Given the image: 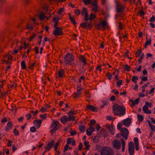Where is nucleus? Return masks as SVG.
<instances>
[{"label": "nucleus", "instance_id": "obj_1", "mask_svg": "<svg viewBox=\"0 0 155 155\" xmlns=\"http://www.w3.org/2000/svg\"><path fill=\"white\" fill-rule=\"evenodd\" d=\"M113 107L115 115L121 116L125 114L126 109L124 107L116 104L113 105Z\"/></svg>", "mask_w": 155, "mask_h": 155}, {"label": "nucleus", "instance_id": "obj_2", "mask_svg": "<svg viewBox=\"0 0 155 155\" xmlns=\"http://www.w3.org/2000/svg\"><path fill=\"white\" fill-rule=\"evenodd\" d=\"M101 155H114L112 149L109 147H104L101 150Z\"/></svg>", "mask_w": 155, "mask_h": 155}, {"label": "nucleus", "instance_id": "obj_3", "mask_svg": "<svg viewBox=\"0 0 155 155\" xmlns=\"http://www.w3.org/2000/svg\"><path fill=\"white\" fill-rule=\"evenodd\" d=\"M64 59L65 63L68 64H70L74 60V56L69 53H67V54L64 57Z\"/></svg>", "mask_w": 155, "mask_h": 155}, {"label": "nucleus", "instance_id": "obj_4", "mask_svg": "<svg viewBox=\"0 0 155 155\" xmlns=\"http://www.w3.org/2000/svg\"><path fill=\"white\" fill-rule=\"evenodd\" d=\"M125 10V6L120 3H117L116 4V12L117 13H122Z\"/></svg>", "mask_w": 155, "mask_h": 155}, {"label": "nucleus", "instance_id": "obj_5", "mask_svg": "<svg viewBox=\"0 0 155 155\" xmlns=\"http://www.w3.org/2000/svg\"><path fill=\"white\" fill-rule=\"evenodd\" d=\"M120 131L121 136L123 137L125 139L127 140L129 133L128 129L125 127H124L121 129Z\"/></svg>", "mask_w": 155, "mask_h": 155}, {"label": "nucleus", "instance_id": "obj_6", "mask_svg": "<svg viewBox=\"0 0 155 155\" xmlns=\"http://www.w3.org/2000/svg\"><path fill=\"white\" fill-rule=\"evenodd\" d=\"M112 143L114 148L119 149L121 148V144L119 140H114L112 141Z\"/></svg>", "mask_w": 155, "mask_h": 155}, {"label": "nucleus", "instance_id": "obj_7", "mask_svg": "<svg viewBox=\"0 0 155 155\" xmlns=\"http://www.w3.org/2000/svg\"><path fill=\"white\" fill-rule=\"evenodd\" d=\"M128 151L129 154L132 155L134 153V144L132 142H130L128 144Z\"/></svg>", "mask_w": 155, "mask_h": 155}, {"label": "nucleus", "instance_id": "obj_8", "mask_svg": "<svg viewBox=\"0 0 155 155\" xmlns=\"http://www.w3.org/2000/svg\"><path fill=\"white\" fill-rule=\"evenodd\" d=\"M62 29V28H60L59 27H57L56 28V29H55V31L53 33L54 35L55 36L62 35L63 34Z\"/></svg>", "mask_w": 155, "mask_h": 155}, {"label": "nucleus", "instance_id": "obj_9", "mask_svg": "<svg viewBox=\"0 0 155 155\" xmlns=\"http://www.w3.org/2000/svg\"><path fill=\"white\" fill-rule=\"evenodd\" d=\"M81 15L83 16H84V20L88 21L89 20V18L88 17V14L87 9L85 8H83L81 11Z\"/></svg>", "mask_w": 155, "mask_h": 155}, {"label": "nucleus", "instance_id": "obj_10", "mask_svg": "<svg viewBox=\"0 0 155 155\" xmlns=\"http://www.w3.org/2000/svg\"><path fill=\"white\" fill-rule=\"evenodd\" d=\"M131 122L130 118L128 117L127 119L124 120L122 121V123L125 126L128 127L130 124Z\"/></svg>", "mask_w": 155, "mask_h": 155}, {"label": "nucleus", "instance_id": "obj_11", "mask_svg": "<svg viewBox=\"0 0 155 155\" xmlns=\"http://www.w3.org/2000/svg\"><path fill=\"white\" fill-rule=\"evenodd\" d=\"M70 120H71V119H69V118L66 115L63 116L60 119L61 122L63 124H65Z\"/></svg>", "mask_w": 155, "mask_h": 155}, {"label": "nucleus", "instance_id": "obj_12", "mask_svg": "<svg viewBox=\"0 0 155 155\" xmlns=\"http://www.w3.org/2000/svg\"><path fill=\"white\" fill-rule=\"evenodd\" d=\"M99 23L104 29H105L106 28L108 27V23L105 20H103Z\"/></svg>", "mask_w": 155, "mask_h": 155}, {"label": "nucleus", "instance_id": "obj_13", "mask_svg": "<svg viewBox=\"0 0 155 155\" xmlns=\"http://www.w3.org/2000/svg\"><path fill=\"white\" fill-rule=\"evenodd\" d=\"M54 141L53 140H51L49 143L47 145V146L45 147L46 150H50V149L52 147L54 144Z\"/></svg>", "mask_w": 155, "mask_h": 155}, {"label": "nucleus", "instance_id": "obj_14", "mask_svg": "<svg viewBox=\"0 0 155 155\" xmlns=\"http://www.w3.org/2000/svg\"><path fill=\"white\" fill-rule=\"evenodd\" d=\"M86 107L88 109L92 111L95 112L97 111V107L93 105H87L86 106Z\"/></svg>", "mask_w": 155, "mask_h": 155}, {"label": "nucleus", "instance_id": "obj_15", "mask_svg": "<svg viewBox=\"0 0 155 155\" xmlns=\"http://www.w3.org/2000/svg\"><path fill=\"white\" fill-rule=\"evenodd\" d=\"M58 121H55L54 120L52 124L51 127L55 130H57L58 129Z\"/></svg>", "mask_w": 155, "mask_h": 155}, {"label": "nucleus", "instance_id": "obj_16", "mask_svg": "<svg viewBox=\"0 0 155 155\" xmlns=\"http://www.w3.org/2000/svg\"><path fill=\"white\" fill-rule=\"evenodd\" d=\"M143 110L144 113L147 114H150L151 111L150 110H148V107L146 105H144L143 107Z\"/></svg>", "mask_w": 155, "mask_h": 155}, {"label": "nucleus", "instance_id": "obj_17", "mask_svg": "<svg viewBox=\"0 0 155 155\" xmlns=\"http://www.w3.org/2000/svg\"><path fill=\"white\" fill-rule=\"evenodd\" d=\"M79 60L81 61L83 63L84 65H86L87 64V58L83 56H82L79 58Z\"/></svg>", "mask_w": 155, "mask_h": 155}, {"label": "nucleus", "instance_id": "obj_18", "mask_svg": "<svg viewBox=\"0 0 155 155\" xmlns=\"http://www.w3.org/2000/svg\"><path fill=\"white\" fill-rule=\"evenodd\" d=\"M106 127L108 130L110 131L111 134L113 135L114 134V132L113 131V127H111L109 124H107Z\"/></svg>", "mask_w": 155, "mask_h": 155}, {"label": "nucleus", "instance_id": "obj_19", "mask_svg": "<svg viewBox=\"0 0 155 155\" xmlns=\"http://www.w3.org/2000/svg\"><path fill=\"white\" fill-rule=\"evenodd\" d=\"M64 71L63 69L60 70L58 72V76L61 78H62L63 77H64Z\"/></svg>", "mask_w": 155, "mask_h": 155}, {"label": "nucleus", "instance_id": "obj_20", "mask_svg": "<svg viewBox=\"0 0 155 155\" xmlns=\"http://www.w3.org/2000/svg\"><path fill=\"white\" fill-rule=\"evenodd\" d=\"M12 127V124L11 121L8 122L6 126L5 130L8 131Z\"/></svg>", "mask_w": 155, "mask_h": 155}, {"label": "nucleus", "instance_id": "obj_21", "mask_svg": "<svg viewBox=\"0 0 155 155\" xmlns=\"http://www.w3.org/2000/svg\"><path fill=\"white\" fill-rule=\"evenodd\" d=\"M38 16L40 21L43 20L46 17L45 14L43 12H41L38 15Z\"/></svg>", "mask_w": 155, "mask_h": 155}, {"label": "nucleus", "instance_id": "obj_22", "mask_svg": "<svg viewBox=\"0 0 155 155\" xmlns=\"http://www.w3.org/2000/svg\"><path fill=\"white\" fill-rule=\"evenodd\" d=\"M42 120L41 119L36 120H34V124H38V125L37 126V127L38 128H39L41 126V125L42 122Z\"/></svg>", "mask_w": 155, "mask_h": 155}, {"label": "nucleus", "instance_id": "obj_23", "mask_svg": "<svg viewBox=\"0 0 155 155\" xmlns=\"http://www.w3.org/2000/svg\"><path fill=\"white\" fill-rule=\"evenodd\" d=\"M98 6L97 4L93 5L92 7V11L94 12H96L98 10Z\"/></svg>", "mask_w": 155, "mask_h": 155}, {"label": "nucleus", "instance_id": "obj_24", "mask_svg": "<svg viewBox=\"0 0 155 155\" xmlns=\"http://www.w3.org/2000/svg\"><path fill=\"white\" fill-rule=\"evenodd\" d=\"M85 127L83 125H80L79 126V129L81 132H84L85 131Z\"/></svg>", "mask_w": 155, "mask_h": 155}, {"label": "nucleus", "instance_id": "obj_25", "mask_svg": "<svg viewBox=\"0 0 155 155\" xmlns=\"http://www.w3.org/2000/svg\"><path fill=\"white\" fill-rule=\"evenodd\" d=\"M122 145V151L124 152L125 150V142L124 139H120Z\"/></svg>", "mask_w": 155, "mask_h": 155}, {"label": "nucleus", "instance_id": "obj_26", "mask_svg": "<svg viewBox=\"0 0 155 155\" xmlns=\"http://www.w3.org/2000/svg\"><path fill=\"white\" fill-rule=\"evenodd\" d=\"M69 18L71 20V21L73 23L74 25H76V22L74 20V17H73L71 16V15H70V14H69Z\"/></svg>", "mask_w": 155, "mask_h": 155}, {"label": "nucleus", "instance_id": "obj_27", "mask_svg": "<svg viewBox=\"0 0 155 155\" xmlns=\"http://www.w3.org/2000/svg\"><path fill=\"white\" fill-rule=\"evenodd\" d=\"M84 145L86 147V149L87 150H89V147L90 146L89 144V142L88 141H85L84 142Z\"/></svg>", "mask_w": 155, "mask_h": 155}, {"label": "nucleus", "instance_id": "obj_28", "mask_svg": "<svg viewBox=\"0 0 155 155\" xmlns=\"http://www.w3.org/2000/svg\"><path fill=\"white\" fill-rule=\"evenodd\" d=\"M146 38L147 39V41H146L145 43V46H144V47L145 48L146 47L147 45H150L151 41V40L150 38V39L149 41L148 40L147 36H146Z\"/></svg>", "mask_w": 155, "mask_h": 155}, {"label": "nucleus", "instance_id": "obj_29", "mask_svg": "<svg viewBox=\"0 0 155 155\" xmlns=\"http://www.w3.org/2000/svg\"><path fill=\"white\" fill-rule=\"evenodd\" d=\"M138 78L137 77L135 76H134L132 77V81L134 83H135V84H137V81L138 80Z\"/></svg>", "mask_w": 155, "mask_h": 155}, {"label": "nucleus", "instance_id": "obj_30", "mask_svg": "<svg viewBox=\"0 0 155 155\" xmlns=\"http://www.w3.org/2000/svg\"><path fill=\"white\" fill-rule=\"evenodd\" d=\"M21 66L22 69H24L26 68V64L24 61H22L21 62Z\"/></svg>", "mask_w": 155, "mask_h": 155}, {"label": "nucleus", "instance_id": "obj_31", "mask_svg": "<svg viewBox=\"0 0 155 155\" xmlns=\"http://www.w3.org/2000/svg\"><path fill=\"white\" fill-rule=\"evenodd\" d=\"M96 18V15L94 14L91 13L90 15V17L89 19L91 21L92 19H94Z\"/></svg>", "mask_w": 155, "mask_h": 155}, {"label": "nucleus", "instance_id": "obj_32", "mask_svg": "<svg viewBox=\"0 0 155 155\" xmlns=\"http://www.w3.org/2000/svg\"><path fill=\"white\" fill-rule=\"evenodd\" d=\"M138 119L140 122L142 121L143 120V117L141 115H138L137 116Z\"/></svg>", "mask_w": 155, "mask_h": 155}, {"label": "nucleus", "instance_id": "obj_33", "mask_svg": "<svg viewBox=\"0 0 155 155\" xmlns=\"http://www.w3.org/2000/svg\"><path fill=\"white\" fill-rule=\"evenodd\" d=\"M135 145H139V140L138 138L137 137H135L134 139Z\"/></svg>", "mask_w": 155, "mask_h": 155}, {"label": "nucleus", "instance_id": "obj_34", "mask_svg": "<svg viewBox=\"0 0 155 155\" xmlns=\"http://www.w3.org/2000/svg\"><path fill=\"white\" fill-rule=\"evenodd\" d=\"M140 100V98L139 97L137 98V99H136L134 101V102L133 103V105L134 106L135 104H138L139 102V101Z\"/></svg>", "mask_w": 155, "mask_h": 155}, {"label": "nucleus", "instance_id": "obj_35", "mask_svg": "<svg viewBox=\"0 0 155 155\" xmlns=\"http://www.w3.org/2000/svg\"><path fill=\"white\" fill-rule=\"evenodd\" d=\"M86 25H87V27H89L90 29L93 26L91 22H86Z\"/></svg>", "mask_w": 155, "mask_h": 155}, {"label": "nucleus", "instance_id": "obj_36", "mask_svg": "<svg viewBox=\"0 0 155 155\" xmlns=\"http://www.w3.org/2000/svg\"><path fill=\"white\" fill-rule=\"evenodd\" d=\"M80 26L84 28L87 29V25H86V22H83L80 24Z\"/></svg>", "mask_w": 155, "mask_h": 155}, {"label": "nucleus", "instance_id": "obj_37", "mask_svg": "<svg viewBox=\"0 0 155 155\" xmlns=\"http://www.w3.org/2000/svg\"><path fill=\"white\" fill-rule=\"evenodd\" d=\"M84 4L86 5L90 4L91 2V0H83Z\"/></svg>", "mask_w": 155, "mask_h": 155}, {"label": "nucleus", "instance_id": "obj_38", "mask_svg": "<svg viewBox=\"0 0 155 155\" xmlns=\"http://www.w3.org/2000/svg\"><path fill=\"white\" fill-rule=\"evenodd\" d=\"M125 70L126 71H130V67L127 64H126L124 66Z\"/></svg>", "mask_w": 155, "mask_h": 155}, {"label": "nucleus", "instance_id": "obj_39", "mask_svg": "<svg viewBox=\"0 0 155 155\" xmlns=\"http://www.w3.org/2000/svg\"><path fill=\"white\" fill-rule=\"evenodd\" d=\"M27 28L28 29L32 30L33 29V26L30 24H27Z\"/></svg>", "mask_w": 155, "mask_h": 155}, {"label": "nucleus", "instance_id": "obj_40", "mask_svg": "<svg viewBox=\"0 0 155 155\" xmlns=\"http://www.w3.org/2000/svg\"><path fill=\"white\" fill-rule=\"evenodd\" d=\"M101 67V65H98L96 68V70L97 71L99 70V71L101 72L102 71Z\"/></svg>", "mask_w": 155, "mask_h": 155}, {"label": "nucleus", "instance_id": "obj_41", "mask_svg": "<svg viewBox=\"0 0 155 155\" xmlns=\"http://www.w3.org/2000/svg\"><path fill=\"white\" fill-rule=\"evenodd\" d=\"M46 115L47 114H41L40 115V117L42 119L45 120V119L46 118Z\"/></svg>", "mask_w": 155, "mask_h": 155}, {"label": "nucleus", "instance_id": "obj_42", "mask_svg": "<svg viewBox=\"0 0 155 155\" xmlns=\"http://www.w3.org/2000/svg\"><path fill=\"white\" fill-rule=\"evenodd\" d=\"M35 63L36 62H34L31 65V64H30L28 66V68L31 70L33 69V67L35 65Z\"/></svg>", "mask_w": 155, "mask_h": 155}, {"label": "nucleus", "instance_id": "obj_43", "mask_svg": "<svg viewBox=\"0 0 155 155\" xmlns=\"http://www.w3.org/2000/svg\"><path fill=\"white\" fill-rule=\"evenodd\" d=\"M95 26L96 27V29H98V30L99 31V30H100L101 29V25H100V24L99 23L98 24H97Z\"/></svg>", "mask_w": 155, "mask_h": 155}, {"label": "nucleus", "instance_id": "obj_44", "mask_svg": "<svg viewBox=\"0 0 155 155\" xmlns=\"http://www.w3.org/2000/svg\"><path fill=\"white\" fill-rule=\"evenodd\" d=\"M96 123V121L94 120H91L90 121V124H89V125H90L91 126H92L94 124H95Z\"/></svg>", "mask_w": 155, "mask_h": 155}, {"label": "nucleus", "instance_id": "obj_45", "mask_svg": "<svg viewBox=\"0 0 155 155\" xmlns=\"http://www.w3.org/2000/svg\"><path fill=\"white\" fill-rule=\"evenodd\" d=\"M64 11L63 8H61L58 12V14L59 15H61L62 12Z\"/></svg>", "mask_w": 155, "mask_h": 155}, {"label": "nucleus", "instance_id": "obj_46", "mask_svg": "<svg viewBox=\"0 0 155 155\" xmlns=\"http://www.w3.org/2000/svg\"><path fill=\"white\" fill-rule=\"evenodd\" d=\"M122 80H119L117 81L116 83L117 86L119 87H120V85L122 84Z\"/></svg>", "mask_w": 155, "mask_h": 155}, {"label": "nucleus", "instance_id": "obj_47", "mask_svg": "<svg viewBox=\"0 0 155 155\" xmlns=\"http://www.w3.org/2000/svg\"><path fill=\"white\" fill-rule=\"evenodd\" d=\"M93 140L94 142L97 143L99 141L98 138L97 137L95 136L94 138H93Z\"/></svg>", "mask_w": 155, "mask_h": 155}, {"label": "nucleus", "instance_id": "obj_48", "mask_svg": "<svg viewBox=\"0 0 155 155\" xmlns=\"http://www.w3.org/2000/svg\"><path fill=\"white\" fill-rule=\"evenodd\" d=\"M143 81H146L147 80L148 78L147 77L142 76V77L140 78Z\"/></svg>", "mask_w": 155, "mask_h": 155}, {"label": "nucleus", "instance_id": "obj_49", "mask_svg": "<svg viewBox=\"0 0 155 155\" xmlns=\"http://www.w3.org/2000/svg\"><path fill=\"white\" fill-rule=\"evenodd\" d=\"M91 95L89 94V95H86V100L88 102H90L91 101L90 97Z\"/></svg>", "mask_w": 155, "mask_h": 155}, {"label": "nucleus", "instance_id": "obj_50", "mask_svg": "<svg viewBox=\"0 0 155 155\" xmlns=\"http://www.w3.org/2000/svg\"><path fill=\"white\" fill-rule=\"evenodd\" d=\"M36 36V35L35 34H33V35L31 36L29 38V41H31L33 39H34Z\"/></svg>", "mask_w": 155, "mask_h": 155}, {"label": "nucleus", "instance_id": "obj_51", "mask_svg": "<svg viewBox=\"0 0 155 155\" xmlns=\"http://www.w3.org/2000/svg\"><path fill=\"white\" fill-rule=\"evenodd\" d=\"M13 132L15 135H19V131L17 130L16 128H15L14 129Z\"/></svg>", "mask_w": 155, "mask_h": 155}, {"label": "nucleus", "instance_id": "obj_52", "mask_svg": "<svg viewBox=\"0 0 155 155\" xmlns=\"http://www.w3.org/2000/svg\"><path fill=\"white\" fill-rule=\"evenodd\" d=\"M72 139L73 138H68L67 140L66 144L68 145V144H70V143H71V142H72Z\"/></svg>", "mask_w": 155, "mask_h": 155}, {"label": "nucleus", "instance_id": "obj_53", "mask_svg": "<svg viewBox=\"0 0 155 155\" xmlns=\"http://www.w3.org/2000/svg\"><path fill=\"white\" fill-rule=\"evenodd\" d=\"M107 75L108 77V78L109 80H110L111 79L112 76V75L109 72L107 73Z\"/></svg>", "mask_w": 155, "mask_h": 155}, {"label": "nucleus", "instance_id": "obj_54", "mask_svg": "<svg viewBox=\"0 0 155 155\" xmlns=\"http://www.w3.org/2000/svg\"><path fill=\"white\" fill-rule=\"evenodd\" d=\"M30 130L31 132H34L36 131V129L35 127H33L31 128Z\"/></svg>", "mask_w": 155, "mask_h": 155}, {"label": "nucleus", "instance_id": "obj_55", "mask_svg": "<svg viewBox=\"0 0 155 155\" xmlns=\"http://www.w3.org/2000/svg\"><path fill=\"white\" fill-rule=\"evenodd\" d=\"M81 93L80 92H78V93H74L73 94V96L74 97H78V95H80Z\"/></svg>", "mask_w": 155, "mask_h": 155}, {"label": "nucleus", "instance_id": "obj_56", "mask_svg": "<svg viewBox=\"0 0 155 155\" xmlns=\"http://www.w3.org/2000/svg\"><path fill=\"white\" fill-rule=\"evenodd\" d=\"M5 57L8 58V60H11L12 59L13 56L8 54Z\"/></svg>", "mask_w": 155, "mask_h": 155}, {"label": "nucleus", "instance_id": "obj_57", "mask_svg": "<svg viewBox=\"0 0 155 155\" xmlns=\"http://www.w3.org/2000/svg\"><path fill=\"white\" fill-rule=\"evenodd\" d=\"M81 13V11L79 9H77L75 10L74 14L77 15H79Z\"/></svg>", "mask_w": 155, "mask_h": 155}, {"label": "nucleus", "instance_id": "obj_58", "mask_svg": "<svg viewBox=\"0 0 155 155\" xmlns=\"http://www.w3.org/2000/svg\"><path fill=\"white\" fill-rule=\"evenodd\" d=\"M92 132L90 131H89V130L88 129L86 130V134L88 136H90L92 135Z\"/></svg>", "mask_w": 155, "mask_h": 155}, {"label": "nucleus", "instance_id": "obj_59", "mask_svg": "<svg viewBox=\"0 0 155 155\" xmlns=\"http://www.w3.org/2000/svg\"><path fill=\"white\" fill-rule=\"evenodd\" d=\"M155 21V17L154 15H153L149 20L150 22H152Z\"/></svg>", "mask_w": 155, "mask_h": 155}, {"label": "nucleus", "instance_id": "obj_60", "mask_svg": "<svg viewBox=\"0 0 155 155\" xmlns=\"http://www.w3.org/2000/svg\"><path fill=\"white\" fill-rule=\"evenodd\" d=\"M122 124L120 123H119L117 125V128L118 129H120L121 130V129L122 128L121 127H122Z\"/></svg>", "mask_w": 155, "mask_h": 155}, {"label": "nucleus", "instance_id": "obj_61", "mask_svg": "<svg viewBox=\"0 0 155 155\" xmlns=\"http://www.w3.org/2000/svg\"><path fill=\"white\" fill-rule=\"evenodd\" d=\"M25 116L26 117L28 118L27 119L28 120H29L31 117V115L30 114H26Z\"/></svg>", "mask_w": 155, "mask_h": 155}, {"label": "nucleus", "instance_id": "obj_62", "mask_svg": "<svg viewBox=\"0 0 155 155\" xmlns=\"http://www.w3.org/2000/svg\"><path fill=\"white\" fill-rule=\"evenodd\" d=\"M145 104L150 107H152L153 104L151 103H149L147 102H145Z\"/></svg>", "mask_w": 155, "mask_h": 155}, {"label": "nucleus", "instance_id": "obj_63", "mask_svg": "<svg viewBox=\"0 0 155 155\" xmlns=\"http://www.w3.org/2000/svg\"><path fill=\"white\" fill-rule=\"evenodd\" d=\"M106 118L107 120H112V119H114L112 116H107L106 117Z\"/></svg>", "mask_w": 155, "mask_h": 155}, {"label": "nucleus", "instance_id": "obj_64", "mask_svg": "<svg viewBox=\"0 0 155 155\" xmlns=\"http://www.w3.org/2000/svg\"><path fill=\"white\" fill-rule=\"evenodd\" d=\"M69 147L68 145L66 144V145L64 147V148L63 150V152L65 153V152L67 151L68 150V148Z\"/></svg>", "mask_w": 155, "mask_h": 155}]
</instances>
